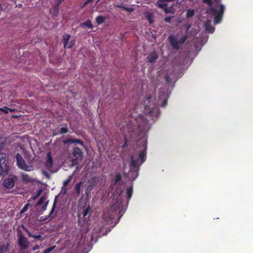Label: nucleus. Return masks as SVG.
Instances as JSON below:
<instances>
[{"mask_svg": "<svg viewBox=\"0 0 253 253\" xmlns=\"http://www.w3.org/2000/svg\"><path fill=\"white\" fill-rule=\"evenodd\" d=\"M137 147L141 148L138 154V158L140 161L134 159L133 156L130 157L131 163L130 164V171L131 173V176L136 178L138 174V171L140 166L146 161L147 150V141L144 139H140L137 144Z\"/></svg>", "mask_w": 253, "mask_h": 253, "instance_id": "f257e3e1", "label": "nucleus"}, {"mask_svg": "<svg viewBox=\"0 0 253 253\" xmlns=\"http://www.w3.org/2000/svg\"><path fill=\"white\" fill-rule=\"evenodd\" d=\"M224 10V6L220 3H216L211 8V13L214 16V23L215 24L221 22Z\"/></svg>", "mask_w": 253, "mask_h": 253, "instance_id": "f03ea898", "label": "nucleus"}, {"mask_svg": "<svg viewBox=\"0 0 253 253\" xmlns=\"http://www.w3.org/2000/svg\"><path fill=\"white\" fill-rule=\"evenodd\" d=\"M15 158L17 161V165L19 169L26 171H30L34 169L32 166H28L26 164L23 157L20 154L17 153Z\"/></svg>", "mask_w": 253, "mask_h": 253, "instance_id": "7ed1b4c3", "label": "nucleus"}, {"mask_svg": "<svg viewBox=\"0 0 253 253\" xmlns=\"http://www.w3.org/2000/svg\"><path fill=\"white\" fill-rule=\"evenodd\" d=\"M91 212V208L90 206H88L83 209L82 214L83 220L81 219L80 215H78V225H84L90 219Z\"/></svg>", "mask_w": 253, "mask_h": 253, "instance_id": "20e7f679", "label": "nucleus"}, {"mask_svg": "<svg viewBox=\"0 0 253 253\" xmlns=\"http://www.w3.org/2000/svg\"><path fill=\"white\" fill-rule=\"evenodd\" d=\"M18 245L21 250H25L29 248V242L28 239L19 231L17 233Z\"/></svg>", "mask_w": 253, "mask_h": 253, "instance_id": "39448f33", "label": "nucleus"}, {"mask_svg": "<svg viewBox=\"0 0 253 253\" xmlns=\"http://www.w3.org/2000/svg\"><path fill=\"white\" fill-rule=\"evenodd\" d=\"M83 154V151L79 147H76L73 148V155L74 158L73 160V163L74 164L77 165L82 160Z\"/></svg>", "mask_w": 253, "mask_h": 253, "instance_id": "423d86ee", "label": "nucleus"}, {"mask_svg": "<svg viewBox=\"0 0 253 253\" xmlns=\"http://www.w3.org/2000/svg\"><path fill=\"white\" fill-rule=\"evenodd\" d=\"M17 179V177L16 176H12L7 178L4 179L3 185L7 189H11L14 187Z\"/></svg>", "mask_w": 253, "mask_h": 253, "instance_id": "0eeeda50", "label": "nucleus"}, {"mask_svg": "<svg viewBox=\"0 0 253 253\" xmlns=\"http://www.w3.org/2000/svg\"><path fill=\"white\" fill-rule=\"evenodd\" d=\"M138 127L141 131H144L146 129L148 120L142 116L138 117L137 119Z\"/></svg>", "mask_w": 253, "mask_h": 253, "instance_id": "6e6552de", "label": "nucleus"}, {"mask_svg": "<svg viewBox=\"0 0 253 253\" xmlns=\"http://www.w3.org/2000/svg\"><path fill=\"white\" fill-rule=\"evenodd\" d=\"M168 40L171 46L175 49H179L180 48V45L178 43L177 39L172 36H169Z\"/></svg>", "mask_w": 253, "mask_h": 253, "instance_id": "1a4fd4ad", "label": "nucleus"}, {"mask_svg": "<svg viewBox=\"0 0 253 253\" xmlns=\"http://www.w3.org/2000/svg\"><path fill=\"white\" fill-rule=\"evenodd\" d=\"M22 228L30 237H33L35 239H39L41 241L43 240L44 238L42 237L41 234H33L24 225H22Z\"/></svg>", "mask_w": 253, "mask_h": 253, "instance_id": "9d476101", "label": "nucleus"}, {"mask_svg": "<svg viewBox=\"0 0 253 253\" xmlns=\"http://www.w3.org/2000/svg\"><path fill=\"white\" fill-rule=\"evenodd\" d=\"M157 6L163 9L166 13H169L170 10L168 8L167 3L164 0H159L157 2Z\"/></svg>", "mask_w": 253, "mask_h": 253, "instance_id": "9b49d317", "label": "nucleus"}, {"mask_svg": "<svg viewBox=\"0 0 253 253\" xmlns=\"http://www.w3.org/2000/svg\"><path fill=\"white\" fill-rule=\"evenodd\" d=\"M99 181V178L96 176L91 177L88 180V186L90 190H91L93 187H95Z\"/></svg>", "mask_w": 253, "mask_h": 253, "instance_id": "f8f14e48", "label": "nucleus"}, {"mask_svg": "<svg viewBox=\"0 0 253 253\" xmlns=\"http://www.w3.org/2000/svg\"><path fill=\"white\" fill-rule=\"evenodd\" d=\"M158 58V54L156 51L151 52L147 57L148 62L151 63H155Z\"/></svg>", "mask_w": 253, "mask_h": 253, "instance_id": "ddd939ff", "label": "nucleus"}, {"mask_svg": "<svg viewBox=\"0 0 253 253\" xmlns=\"http://www.w3.org/2000/svg\"><path fill=\"white\" fill-rule=\"evenodd\" d=\"M57 196H56L54 199L53 204L52 205V207L50 211V213L48 215L46 216L45 217L44 219H47L49 217H50L51 219H52L55 217L56 213L54 214L53 213H54V211L55 208H56V204L57 203Z\"/></svg>", "mask_w": 253, "mask_h": 253, "instance_id": "4468645a", "label": "nucleus"}, {"mask_svg": "<svg viewBox=\"0 0 253 253\" xmlns=\"http://www.w3.org/2000/svg\"><path fill=\"white\" fill-rule=\"evenodd\" d=\"M6 161V155L4 153H0V175L3 172L2 165L4 164Z\"/></svg>", "mask_w": 253, "mask_h": 253, "instance_id": "2eb2a0df", "label": "nucleus"}, {"mask_svg": "<svg viewBox=\"0 0 253 253\" xmlns=\"http://www.w3.org/2000/svg\"><path fill=\"white\" fill-rule=\"evenodd\" d=\"M63 142L65 144H68L69 143H76L80 144L84 147V142L81 140L78 139H73L69 138L64 140Z\"/></svg>", "mask_w": 253, "mask_h": 253, "instance_id": "dca6fc26", "label": "nucleus"}, {"mask_svg": "<svg viewBox=\"0 0 253 253\" xmlns=\"http://www.w3.org/2000/svg\"><path fill=\"white\" fill-rule=\"evenodd\" d=\"M22 180L24 182L26 183H32L35 181V180L33 178L26 173H24L22 175Z\"/></svg>", "mask_w": 253, "mask_h": 253, "instance_id": "f3484780", "label": "nucleus"}, {"mask_svg": "<svg viewBox=\"0 0 253 253\" xmlns=\"http://www.w3.org/2000/svg\"><path fill=\"white\" fill-rule=\"evenodd\" d=\"M53 166V160L51 154L49 152L47 155V160L46 162V167L47 168H52Z\"/></svg>", "mask_w": 253, "mask_h": 253, "instance_id": "a211bd4d", "label": "nucleus"}, {"mask_svg": "<svg viewBox=\"0 0 253 253\" xmlns=\"http://www.w3.org/2000/svg\"><path fill=\"white\" fill-rule=\"evenodd\" d=\"M133 193V186H131L128 187L126 190V196L127 201H129L131 199Z\"/></svg>", "mask_w": 253, "mask_h": 253, "instance_id": "6ab92c4d", "label": "nucleus"}, {"mask_svg": "<svg viewBox=\"0 0 253 253\" xmlns=\"http://www.w3.org/2000/svg\"><path fill=\"white\" fill-rule=\"evenodd\" d=\"M71 38V36L68 34H65L63 36V42L65 48L67 46L68 42Z\"/></svg>", "mask_w": 253, "mask_h": 253, "instance_id": "aec40b11", "label": "nucleus"}, {"mask_svg": "<svg viewBox=\"0 0 253 253\" xmlns=\"http://www.w3.org/2000/svg\"><path fill=\"white\" fill-rule=\"evenodd\" d=\"M105 17L102 15L98 16L95 18V22L98 25H101L105 22Z\"/></svg>", "mask_w": 253, "mask_h": 253, "instance_id": "412c9836", "label": "nucleus"}, {"mask_svg": "<svg viewBox=\"0 0 253 253\" xmlns=\"http://www.w3.org/2000/svg\"><path fill=\"white\" fill-rule=\"evenodd\" d=\"M81 26H84L86 27L87 28H89L90 29L93 28V25L91 23V21L89 19H87L84 22L82 23Z\"/></svg>", "mask_w": 253, "mask_h": 253, "instance_id": "4be33fe9", "label": "nucleus"}, {"mask_svg": "<svg viewBox=\"0 0 253 253\" xmlns=\"http://www.w3.org/2000/svg\"><path fill=\"white\" fill-rule=\"evenodd\" d=\"M83 183L80 182L78 183L75 185V189L76 191V194L77 196H79L81 193V186L82 185Z\"/></svg>", "mask_w": 253, "mask_h": 253, "instance_id": "5701e85b", "label": "nucleus"}, {"mask_svg": "<svg viewBox=\"0 0 253 253\" xmlns=\"http://www.w3.org/2000/svg\"><path fill=\"white\" fill-rule=\"evenodd\" d=\"M115 7L122 8L129 12H132L134 11V8L132 7H127L122 5H116Z\"/></svg>", "mask_w": 253, "mask_h": 253, "instance_id": "b1692460", "label": "nucleus"}, {"mask_svg": "<svg viewBox=\"0 0 253 253\" xmlns=\"http://www.w3.org/2000/svg\"><path fill=\"white\" fill-rule=\"evenodd\" d=\"M195 11L194 9H188L186 13V18H190L192 17L195 14Z\"/></svg>", "mask_w": 253, "mask_h": 253, "instance_id": "393cba45", "label": "nucleus"}, {"mask_svg": "<svg viewBox=\"0 0 253 253\" xmlns=\"http://www.w3.org/2000/svg\"><path fill=\"white\" fill-rule=\"evenodd\" d=\"M205 30L211 33L214 31V28L209 24H205Z\"/></svg>", "mask_w": 253, "mask_h": 253, "instance_id": "a878e982", "label": "nucleus"}, {"mask_svg": "<svg viewBox=\"0 0 253 253\" xmlns=\"http://www.w3.org/2000/svg\"><path fill=\"white\" fill-rule=\"evenodd\" d=\"M122 175L120 173H117L115 175V184H117L122 180Z\"/></svg>", "mask_w": 253, "mask_h": 253, "instance_id": "bb28decb", "label": "nucleus"}, {"mask_svg": "<svg viewBox=\"0 0 253 253\" xmlns=\"http://www.w3.org/2000/svg\"><path fill=\"white\" fill-rule=\"evenodd\" d=\"M186 39H187V37L185 35H183L180 38V39L179 40V41H178V43L180 45V46L182 44H183L184 42L186 41Z\"/></svg>", "mask_w": 253, "mask_h": 253, "instance_id": "cd10ccee", "label": "nucleus"}, {"mask_svg": "<svg viewBox=\"0 0 253 253\" xmlns=\"http://www.w3.org/2000/svg\"><path fill=\"white\" fill-rule=\"evenodd\" d=\"M56 246L54 245L49 248H48L47 249H46L43 250V253H49L51 251H52L56 248Z\"/></svg>", "mask_w": 253, "mask_h": 253, "instance_id": "c85d7f7f", "label": "nucleus"}, {"mask_svg": "<svg viewBox=\"0 0 253 253\" xmlns=\"http://www.w3.org/2000/svg\"><path fill=\"white\" fill-rule=\"evenodd\" d=\"M69 131V129L67 127H63L60 128L59 129V132L60 134H65L67 133Z\"/></svg>", "mask_w": 253, "mask_h": 253, "instance_id": "c756f323", "label": "nucleus"}, {"mask_svg": "<svg viewBox=\"0 0 253 253\" xmlns=\"http://www.w3.org/2000/svg\"><path fill=\"white\" fill-rule=\"evenodd\" d=\"M45 199V196H42L40 198V199H39V200L38 201V202L37 203V206H41L42 204V203L44 201Z\"/></svg>", "mask_w": 253, "mask_h": 253, "instance_id": "7c9ffc66", "label": "nucleus"}, {"mask_svg": "<svg viewBox=\"0 0 253 253\" xmlns=\"http://www.w3.org/2000/svg\"><path fill=\"white\" fill-rule=\"evenodd\" d=\"M7 252V247L5 245L0 246V253H5Z\"/></svg>", "mask_w": 253, "mask_h": 253, "instance_id": "2f4dec72", "label": "nucleus"}, {"mask_svg": "<svg viewBox=\"0 0 253 253\" xmlns=\"http://www.w3.org/2000/svg\"><path fill=\"white\" fill-rule=\"evenodd\" d=\"M9 110V108L6 106H4L3 107L0 108V112H2L5 114H8Z\"/></svg>", "mask_w": 253, "mask_h": 253, "instance_id": "473e14b6", "label": "nucleus"}, {"mask_svg": "<svg viewBox=\"0 0 253 253\" xmlns=\"http://www.w3.org/2000/svg\"><path fill=\"white\" fill-rule=\"evenodd\" d=\"M75 40H72L70 42H68L67 46H66L67 48H71L75 44Z\"/></svg>", "mask_w": 253, "mask_h": 253, "instance_id": "72a5a7b5", "label": "nucleus"}, {"mask_svg": "<svg viewBox=\"0 0 253 253\" xmlns=\"http://www.w3.org/2000/svg\"><path fill=\"white\" fill-rule=\"evenodd\" d=\"M71 178H72V176H70L68 178V179H67L66 180L64 181V182H63V186H66L70 182V181L71 180Z\"/></svg>", "mask_w": 253, "mask_h": 253, "instance_id": "f704fd0d", "label": "nucleus"}, {"mask_svg": "<svg viewBox=\"0 0 253 253\" xmlns=\"http://www.w3.org/2000/svg\"><path fill=\"white\" fill-rule=\"evenodd\" d=\"M29 204H26L24 207V208L22 209V210L20 211V213H24L25 212H26L29 208Z\"/></svg>", "mask_w": 253, "mask_h": 253, "instance_id": "c9c22d12", "label": "nucleus"}, {"mask_svg": "<svg viewBox=\"0 0 253 253\" xmlns=\"http://www.w3.org/2000/svg\"><path fill=\"white\" fill-rule=\"evenodd\" d=\"M146 18L147 19V20H148L149 22L150 23H152L153 22V21H152V15L151 14H148L146 16Z\"/></svg>", "mask_w": 253, "mask_h": 253, "instance_id": "e433bc0d", "label": "nucleus"}, {"mask_svg": "<svg viewBox=\"0 0 253 253\" xmlns=\"http://www.w3.org/2000/svg\"><path fill=\"white\" fill-rule=\"evenodd\" d=\"M172 17L169 16V17H166L164 18V21L167 23H170L171 22V20L172 19Z\"/></svg>", "mask_w": 253, "mask_h": 253, "instance_id": "4c0bfd02", "label": "nucleus"}, {"mask_svg": "<svg viewBox=\"0 0 253 253\" xmlns=\"http://www.w3.org/2000/svg\"><path fill=\"white\" fill-rule=\"evenodd\" d=\"M124 140H125V142H124V144H123V146H122V148H126L127 146V137L126 136H124Z\"/></svg>", "mask_w": 253, "mask_h": 253, "instance_id": "58836bf2", "label": "nucleus"}, {"mask_svg": "<svg viewBox=\"0 0 253 253\" xmlns=\"http://www.w3.org/2000/svg\"><path fill=\"white\" fill-rule=\"evenodd\" d=\"M93 0H86L84 3L83 5V7H84L87 4H88L90 2H91Z\"/></svg>", "mask_w": 253, "mask_h": 253, "instance_id": "ea45409f", "label": "nucleus"}, {"mask_svg": "<svg viewBox=\"0 0 253 253\" xmlns=\"http://www.w3.org/2000/svg\"><path fill=\"white\" fill-rule=\"evenodd\" d=\"M167 99H165L163 101L161 106L162 107H165L167 105Z\"/></svg>", "mask_w": 253, "mask_h": 253, "instance_id": "a19ab883", "label": "nucleus"}, {"mask_svg": "<svg viewBox=\"0 0 253 253\" xmlns=\"http://www.w3.org/2000/svg\"><path fill=\"white\" fill-rule=\"evenodd\" d=\"M203 1L205 3H207L210 5H211L212 4V1L211 0H203Z\"/></svg>", "mask_w": 253, "mask_h": 253, "instance_id": "79ce46f5", "label": "nucleus"}, {"mask_svg": "<svg viewBox=\"0 0 253 253\" xmlns=\"http://www.w3.org/2000/svg\"><path fill=\"white\" fill-rule=\"evenodd\" d=\"M40 248V246L38 245H36L35 246H34L33 248H32V250L33 251H35L38 249H39Z\"/></svg>", "mask_w": 253, "mask_h": 253, "instance_id": "37998d69", "label": "nucleus"}, {"mask_svg": "<svg viewBox=\"0 0 253 253\" xmlns=\"http://www.w3.org/2000/svg\"><path fill=\"white\" fill-rule=\"evenodd\" d=\"M90 191H91V190H90V188H89V187H88V188L85 190V194H86L87 195H88V193H90Z\"/></svg>", "mask_w": 253, "mask_h": 253, "instance_id": "c03bdc74", "label": "nucleus"}, {"mask_svg": "<svg viewBox=\"0 0 253 253\" xmlns=\"http://www.w3.org/2000/svg\"><path fill=\"white\" fill-rule=\"evenodd\" d=\"M156 113H156V115H155V116H156V117L159 116L160 115V110H159V109H156Z\"/></svg>", "mask_w": 253, "mask_h": 253, "instance_id": "a18cd8bd", "label": "nucleus"}, {"mask_svg": "<svg viewBox=\"0 0 253 253\" xmlns=\"http://www.w3.org/2000/svg\"><path fill=\"white\" fill-rule=\"evenodd\" d=\"M47 203H48V202L46 203V204L44 206H43L42 207V210L43 211H45L46 209V207H47Z\"/></svg>", "mask_w": 253, "mask_h": 253, "instance_id": "49530a36", "label": "nucleus"}, {"mask_svg": "<svg viewBox=\"0 0 253 253\" xmlns=\"http://www.w3.org/2000/svg\"><path fill=\"white\" fill-rule=\"evenodd\" d=\"M152 98V97L151 96H149L147 97V101L150 102V100Z\"/></svg>", "mask_w": 253, "mask_h": 253, "instance_id": "de8ad7c7", "label": "nucleus"}, {"mask_svg": "<svg viewBox=\"0 0 253 253\" xmlns=\"http://www.w3.org/2000/svg\"><path fill=\"white\" fill-rule=\"evenodd\" d=\"M15 111V109H12V108H9V112H14Z\"/></svg>", "mask_w": 253, "mask_h": 253, "instance_id": "09e8293b", "label": "nucleus"}, {"mask_svg": "<svg viewBox=\"0 0 253 253\" xmlns=\"http://www.w3.org/2000/svg\"><path fill=\"white\" fill-rule=\"evenodd\" d=\"M174 0H164L165 1H166L167 3L168 2H171L173 1Z\"/></svg>", "mask_w": 253, "mask_h": 253, "instance_id": "8fccbe9b", "label": "nucleus"}, {"mask_svg": "<svg viewBox=\"0 0 253 253\" xmlns=\"http://www.w3.org/2000/svg\"><path fill=\"white\" fill-rule=\"evenodd\" d=\"M41 191H39L37 195V196L35 197V198H36L37 197H38V196L40 195V194H41Z\"/></svg>", "mask_w": 253, "mask_h": 253, "instance_id": "3c124183", "label": "nucleus"}, {"mask_svg": "<svg viewBox=\"0 0 253 253\" xmlns=\"http://www.w3.org/2000/svg\"><path fill=\"white\" fill-rule=\"evenodd\" d=\"M3 10V8L1 5V4L0 3V11H1Z\"/></svg>", "mask_w": 253, "mask_h": 253, "instance_id": "603ef678", "label": "nucleus"}, {"mask_svg": "<svg viewBox=\"0 0 253 253\" xmlns=\"http://www.w3.org/2000/svg\"><path fill=\"white\" fill-rule=\"evenodd\" d=\"M165 79L168 80V79H169V77L168 76H166V77H165Z\"/></svg>", "mask_w": 253, "mask_h": 253, "instance_id": "864d4df0", "label": "nucleus"}, {"mask_svg": "<svg viewBox=\"0 0 253 253\" xmlns=\"http://www.w3.org/2000/svg\"><path fill=\"white\" fill-rule=\"evenodd\" d=\"M153 111H154V110H151L150 111V113L153 114Z\"/></svg>", "mask_w": 253, "mask_h": 253, "instance_id": "5fc2aeb1", "label": "nucleus"}, {"mask_svg": "<svg viewBox=\"0 0 253 253\" xmlns=\"http://www.w3.org/2000/svg\"><path fill=\"white\" fill-rule=\"evenodd\" d=\"M32 233H33V234H36L35 233V231H33V232H31Z\"/></svg>", "mask_w": 253, "mask_h": 253, "instance_id": "6e6d98bb", "label": "nucleus"}, {"mask_svg": "<svg viewBox=\"0 0 253 253\" xmlns=\"http://www.w3.org/2000/svg\"><path fill=\"white\" fill-rule=\"evenodd\" d=\"M167 81H168V83H169V81H170V80H167Z\"/></svg>", "mask_w": 253, "mask_h": 253, "instance_id": "4d7b16f0", "label": "nucleus"}, {"mask_svg": "<svg viewBox=\"0 0 253 253\" xmlns=\"http://www.w3.org/2000/svg\"><path fill=\"white\" fill-rule=\"evenodd\" d=\"M147 106H148L147 104L145 105L146 108L147 107Z\"/></svg>", "mask_w": 253, "mask_h": 253, "instance_id": "13d9d810", "label": "nucleus"}, {"mask_svg": "<svg viewBox=\"0 0 253 253\" xmlns=\"http://www.w3.org/2000/svg\"><path fill=\"white\" fill-rule=\"evenodd\" d=\"M100 0H97V2H98V1H99Z\"/></svg>", "mask_w": 253, "mask_h": 253, "instance_id": "bf43d9fd", "label": "nucleus"}]
</instances>
